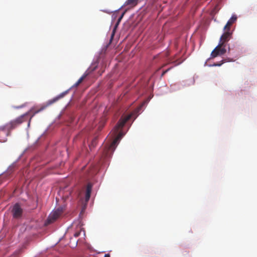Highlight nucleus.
I'll list each match as a JSON object with an SVG mask.
<instances>
[{
  "mask_svg": "<svg viewBox=\"0 0 257 257\" xmlns=\"http://www.w3.org/2000/svg\"><path fill=\"white\" fill-rule=\"evenodd\" d=\"M67 93V91H66L65 92H63L60 94L59 95L56 96L55 97L53 98V99H50L48 100L45 103L43 104L40 108L35 110L32 116L30 117L28 123V125H30V121L32 118L37 113L42 111V110H44L45 108H46L47 107L49 106L50 105L53 104V103H55L57 101H58L60 99L63 98L66 94Z\"/></svg>",
  "mask_w": 257,
  "mask_h": 257,
  "instance_id": "obj_1",
  "label": "nucleus"
},
{
  "mask_svg": "<svg viewBox=\"0 0 257 257\" xmlns=\"http://www.w3.org/2000/svg\"><path fill=\"white\" fill-rule=\"evenodd\" d=\"M32 111L33 109H32L29 112H26V113L16 118L15 119L10 121L6 125V126L10 130L14 129L23 122L26 121L27 120V116Z\"/></svg>",
  "mask_w": 257,
  "mask_h": 257,
  "instance_id": "obj_2",
  "label": "nucleus"
},
{
  "mask_svg": "<svg viewBox=\"0 0 257 257\" xmlns=\"http://www.w3.org/2000/svg\"><path fill=\"white\" fill-rule=\"evenodd\" d=\"M123 134L121 133H119L116 137L114 139L111 144L103 149V154L105 157H109L113 152H114L116 146L118 144V142L122 137Z\"/></svg>",
  "mask_w": 257,
  "mask_h": 257,
  "instance_id": "obj_3",
  "label": "nucleus"
},
{
  "mask_svg": "<svg viewBox=\"0 0 257 257\" xmlns=\"http://www.w3.org/2000/svg\"><path fill=\"white\" fill-rule=\"evenodd\" d=\"M92 187V184L90 183H88L86 186L85 189H83L81 190L78 191L77 193V197L80 199V200L82 201L84 198V194L85 202L86 203H87L90 199Z\"/></svg>",
  "mask_w": 257,
  "mask_h": 257,
  "instance_id": "obj_4",
  "label": "nucleus"
},
{
  "mask_svg": "<svg viewBox=\"0 0 257 257\" xmlns=\"http://www.w3.org/2000/svg\"><path fill=\"white\" fill-rule=\"evenodd\" d=\"M226 52L225 45L223 43H219L218 45L213 50L211 54V58L216 57L219 55H222Z\"/></svg>",
  "mask_w": 257,
  "mask_h": 257,
  "instance_id": "obj_5",
  "label": "nucleus"
},
{
  "mask_svg": "<svg viewBox=\"0 0 257 257\" xmlns=\"http://www.w3.org/2000/svg\"><path fill=\"white\" fill-rule=\"evenodd\" d=\"M132 115L129 114L124 117H121L113 128L114 135H116L119 130L121 128L125 123L131 118Z\"/></svg>",
  "mask_w": 257,
  "mask_h": 257,
  "instance_id": "obj_6",
  "label": "nucleus"
},
{
  "mask_svg": "<svg viewBox=\"0 0 257 257\" xmlns=\"http://www.w3.org/2000/svg\"><path fill=\"white\" fill-rule=\"evenodd\" d=\"M63 210L62 208H58L57 210L52 212L49 216L47 219L48 224L51 223L55 221L62 213Z\"/></svg>",
  "mask_w": 257,
  "mask_h": 257,
  "instance_id": "obj_7",
  "label": "nucleus"
},
{
  "mask_svg": "<svg viewBox=\"0 0 257 257\" xmlns=\"http://www.w3.org/2000/svg\"><path fill=\"white\" fill-rule=\"evenodd\" d=\"M12 212L14 218H19L21 217L23 213V209L18 203L15 204L12 208Z\"/></svg>",
  "mask_w": 257,
  "mask_h": 257,
  "instance_id": "obj_8",
  "label": "nucleus"
},
{
  "mask_svg": "<svg viewBox=\"0 0 257 257\" xmlns=\"http://www.w3.org/2000/svg\"><path fill=\"white\" fill-rule=\"evenodd\" d=\"M225 32L222 35L220 39L219 43H223L225 45V42H227L231 38L232 33L230 30H224Z\"/></svg>",
  "mask_w": 257,
  "mask_h": 257,
  "instance_id": "obj_9",
  "label": "nucleus"
},
{
  "mask_svg": "<svg viewBox=\"0 0 257 257\" xmlns=\"http://www.w3.org/2000/svg\"><path fill=\"white\" fill-rule=\"evenodd\" d=\"M8 136V133L5 127L0 128V142H5L7 140L6 137Z\"/></svg>",
  "mask_w": 257,
  "mask_h": 257,
  "instance_id": "obj_10",
  "label": "nucleus"
},
{
  "mask_svg": "<svg viewBox=\"0 0 257 257\" xmlns=\"http://www.w3.org/2000/svg\"><path fill=\"white\" fill-rule=\"evenodd\" d=\"M236 19L237 17L235 16H232L227 22L226 24L224 27L223 30H230V27L235 22Z\"/></svg>",
  "mask_w": 257,
  "mask_h": 257,
  "instance_id": "obj_11",
  "label": "nucleus"
},
{
  "mask_svg": "<svg viewBox=\"0 0 257 257\" xmlns=\"http://www.w3.org/2000/svg\"><path fill=\"white\" fill-rule=\"evenodd\" d=\"M78 230L74 233V236L75 237H78L81 232V231L83 230V232H85L83 228H81V225L78 224L77 225ZM84 234H85V232H84Z\"/></svg>",
  "mask_w": 257,
  "mask_h": 257,
  "instance_id": "obj_12",
  "label": "nucleus"
},
{
  "mask_svg": "<svg viewBox=\"0 0 257 257\" xmlns=\"http://www.w3.org/2000/svg\"><path fill=\"white\" fill-rule=\"evenodd\" d=\"M139 0H127L125 2L126 5L135 6L137 5Z\"/></svg>",
  "mask_w": 257,
  "mask_h": 257,
  "instance_id": "obj_13",
  "label": "nucleus"
},
{
  "mask_svg": "<svg viewBox=\"0 0 257 257\" xmlns=\"http://www.w3.org/2000/svg\"><path fill=\"white\" fill-rule=\"evenodd\" d=\"M87 75V74H84L83 76H82L78 79V80L77 81V82L74 84V86H78L82 82V81L85 79V78L86 77Z\"/></svg>",
  "mask_w": 257,
  "mask_h": 257,
  "instance_id": "obj_14",
  "label": "nucleus"
},
{
  "mask_svg": "<svg viewBox=\"0 0 257 257\" xmlns=\"http://www.w3.org/2000/svg\"><path fill=\"white\" fill-rule=\"evenodd\" d=\"M77 241L75 239L73 240V243L71 242V241L70 242L69 245L71 247L74 248L77 245Z\"/></svg>",
  "mask_w": 257,
  "mask_h": 257,
  "instance_id": "obj_15",
  "label": "nucleus"
},
{
  "mask_svg": "<svg viewBox=\"0 0 257 257\" xmlns=\"http://www.w3.org/2000/svg\"><path fill=\"white\" fill-rule=\"evenodd\" d=\"M169 70V69H167V70H166L164 71L162 73V76H163L164 75H165V74L166 73H167V72L168 71V70Z\"/></svg>",
  "mask_w": 257,
  "mask_h": 257,
  "instance_id": "obj_16",
  "label": "nucleus"
},
{
  "mask_svg": "<svg viewBox=\"0 0 257 257\" xmlns=\"http://www.w3.org/2000/svg\"><path fill=\"white\" fill-rule=\"evenodd\" d=\"M103 257H110V255L108 253H105Z\"/></svg>",
  "mask_w": 257,
  "mask_h": 257,
  "instance_id": "obj_17",
  "label": "nucleus"
},
{
  "mask_svg": "<svg viewBox=\"0 0 257 257\" xmlns=\"http://www.w3.org/2000/svg\"><path fill=\"white\" fill-rule=\"evenodd\" d=\"M214 65H215V66H220V65H221V64H215Z\"/></svg>",
  "mask_w": 257,
  "mask_h": 257,
  "instance_id": "obj_18",
  "label": "nucleus"
},
{
  "mask_svg": "<svg viewBox=\"0 0 257 257\" xmlns=\"http://www.w3.org/2000/svg\"><path fill=\"white\" fill-rule=\"evenodd\" d=\"M123 15H124V13H123V14L121 15V16H120V18H122V17H123Z\"/></svg>",
  "mask_w": 257,
  "mask_h": 257,
  "instance_id": "obj_19",
  "label": "nucleus"
},
{
  "mask_svg": "<svg viewBox=\"0 0 257 257\" xmlns=\"http://www.w3.org/2000/svg\"><path fill=\"white\" fill-rule=\"evenodd\" d=\"M121 19V18H119V19H118V23H119V22L120 21V20Z\"/></svg>",
  "mask_w": 257,
  "mask_h": 257,
  "instance_id": "obj_20",
  "label": "nucleus"
}]
</instances>
